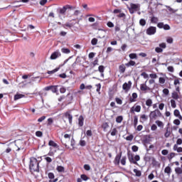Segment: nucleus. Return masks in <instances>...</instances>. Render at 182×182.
I'll return each instance as SVG.
<instances>
[{
  "instance_id": "39",
  "label": "nucleus",
  "mask_w": 182,
  "mask_h": 182,
  "mask_svg": "<svg viewBox=\"0 0 182 182\" xmlns=\"http://www.w3.org/2000/svg\"><path fill=\"white\" fill-rule=\"evenodd\" d=\"M126 160H127V156H122V159H121V164L122 166H126Z\"/></svg>"
},
{
  "instance_id": "37",
  "label": "nucleus",
  "mask_w": 182,
  "mask_h": 182,
  "mask_svg": "<svg viewBox=\"0 0 182 182\" xmlns=\"http://www.w3.org/2000/svg\"><path fill=\"white\" fill-rule=\"evenodd\" d=\"M129 57L130 59H137L138 58V55L136 53H130L129 55Z\"/></svg>"
},
{
  "instance_id": "55",
  "label": "nucleus",
  "mask_w": 182,
  "mask_h": 182,
  "mask_svg": "<svg viewBox=\"0 0 182 182\" xmlns=\"http://www.w3.org/2000/svg\"><path fill=\"white\" fill-rule=\"evenodd\" d=\"M95 55H96L95 53L91 52V53H89L88 58H89L90 59H92V58H93L95 57Z\"/></svg>"
},
{
  "instance_id": "30",
  "label": "nucleus",
  "mask_w": 182,
  "mask_h": 182,
  "mask_svg": "<svg viewBox=\"0 0 182 182\" xmlns=\"http://www.w3.org/2000/svg\"><path fill=\"white\" fill-rule=\"evenodd\" d=\"M152 166L159 167L160 166V164L154 158H152Z\"/></svg>"
},
{
  "instance_id": "42",
  "label": "nucleus",
  "mask_w": 182,
  "mask_h": 182,
  "mask_svg": "<svg viewBox=\"0 0 182 182\" xmlns=\"http://www.w3.org/2000/svg\"><path fill=\"white\" fill-rule=\"evenodd\" d=\"M171 105L172 108L176 109V107H177V105L176 104V100H171Z\"/></svg>"
},
{
  "instance_id": "18",
  "label": "nucleus",
  "mask_w": 182,
  "mask_h": 182,
  "mask_svg": "<svg viewBox=\"0 0 182 182\" xmlns=\"http://www.w3.org/2000/svg\"><path fill=\"white\" fill-rule=\"evenodd\" d=\"M73 96L70 95V93H68L66 96V100H65V102L68 103V104H70L71 102L73 101Z\"/></svg>"
},
{
  "instance_id": "44",
  "label": "nucleus",
  "mask_w": 182,
  "mask_h": 182,
  "mask_svg": "<svg viewBox=\"0 0 182 182\" xmlns=\"http://www.w3.org/2000/svg\"><path fill=\"white\" fill-rule=\"evenodd\" d=\"M80 177H81L82 180L84 181H87V180L90 179V178L87 177L85 174H82L80 176Z\"/></svg>"
},
{
  "instance_id": "33",
  "label": "nucleus",
  "mask_w": 182,
  "mask_h": 182,
  "mask_svg": "<svg viewBox=\"0 0 182 182\" xmlns=\"http://www.w3.org/2000/svg\"><path fill=\"white\" fill-rule=\"evenodd\" d=\"M175 173L178 175L182 174V168L181 167L175 168Z\"/></svg>"
},
{
  "instance_id": "27",
  "label": "nucleus",
  "mask_w": 182,
  "mask_h": 182,
  "mask_svg": "<svg viewBox=\"0 0 182 182\" xmlns=\"http://www.w3.org/2000/svg\"><path fill=\"white\" fill-rule=\"evenodd\" d=\"M175 156L176 154L174 152H171L167 156L169 162H171V159H173Z\"/></svg>"
},
{
  "instance_id": "19",
  "label": "nucleus",
  "mask_w": 182,
  "mask_h": 182,
  "mask_svg": "<svg viewBox=\"0 0 182 182\" xmlns=\"http://www.w3.org/2000/svg\"><path fill=\"white\" fill-rule=\"evenodd\" d=\"M48 145L51 146L52 148L59 149V146L58 144H56L54 141L50 140L48 142Z\"/></svg>"
},
{
  "instance_id": "29",
  "label": "nucleus",
  "mask_w": 182,
  "mask_h": 182,
  "mask_svg": "<svg viewBox=\"0 0 182 182\" xmlns=\"http://www.w3.org/2000/svg\"><path fill=\"white\" fill-rule=\"evenodd\" d=\"M138 122H139L138 116L137 115L134 116V127H137Z\"/></svg>"
},
{
  "instance_id": "43",
  "label": "nucleus",
  "mask_w": 182,
  "mask_h": 182,
  "mask_svg": "<svg viewBox=\"0 0 182 182\" xmlns=\"http://www.w3.org/2000/svg\"><path fill=\"white\" fill-rule=\"evenodd\" d=\"M173 84L175 86H177L178 85L181 84L180 80L177 77H175Z\"/></svg>"
},
{
  "instance_id": "53",
  "label": "nucleus",
  "mask_w": 182,
  "mask_h": 182,
  "mask_svg": "<svg viewBox=\"0 0 182 182\" xmlns=\"http://www.w3.org/2000/svg\"><path fill=\"white\" fill-rule=\"evenodd\" d=\"M141 76H142L144 79L149 78V75L146 73V72H142L141 73Z\"/></svg>"
},
{
  "instance_id": "38",
  "label": "nucleus",
  "mask_w": 182,
  "mask_h": 182,
  "mask_svg": "<svg viewBox=\"0 0 182 182\" xmlns=\"http://www.w3.org/2000/svg\"><path fill=\"white\" fill-rule=\"evenodd\" d=\"M59 70H60L59 68H55L54 70H52V71H48L47 73H48V75L55 74V73H57Z\"/></svg>"
},
{
  "instance_id": "14",
  "label": "nucleus",
  "mask_w": 182,
  "mask_h": 182,
  "mask_svg": "<svg viewBox=\"0 0 182 182\" xmlns=\"http://www.w3.org/2000/svg\"><path fill=\"white\" fill-rule=\"evenodd\" d=\"M48 176L50 179L49 182H57L58 181V178L54 179L55 174L53 173H48Z\"/></svg>"
},
{
  "instance_id": "48",
  "label": "nucleus",
  "mask_w": 182,
  "mask_h": 182,
  "mask_svg": "<svg viewBox=\"0 0 182 182\" xmlns=\"http://www.w3.org/2000/svg\"><path fill=\"white\" fill-rule=\"evenodd\" d=\"M149 77H150V78L155 80V79H157L158 75L156 73H151V74H149Z\"/></svg>"
},
{
  "instance_id": "50",
  "label": "nucleus",
  "mask_w": 182,
  "mask_h": 182,
  "mask_svg": "<svg viewBox=\"0 0 182 182\" xmlns=\"http://www.w3.org/2000/svg\"><path fill=\"white\" fill-rule=\"evenodd\" d=\"M105 68L103 65H100V66L98 67V71L100 73H104L105 72Z\"/></svg>"
},
{
  "instance_id": "31",
  "label": "nucleus",
  "mask_w": 182,
  "mask_h": 182,
  "mask_svg": "<svg viewBox=\"0 0 182 182\" xmlns=\"http://www.w3.org/2000/svg\"><path fill=\"white\" fill-rule=\"evenodd\" d=\"M133 171H134V173H135L136 176H138V177L141 176V171H139L136 168H134L133 170Z\"/></svg>"
},
{
  "instance_id": "64",
  "label": "nucleus",
  "mask_w": 182,
  "mask_h": 182,
  "mask_svg": "<svg viewBox=\"0 0 182 182\" xmlns=\"http://www.w3.org/2000/svg\"><path fill=\"white\" fill-rule=\"evenodd\" d=\"M115 100H116V102H117V103L118 105H122V100L121 99H119V97H117V98L115 99Z\"/></svg>"
},
{
  "instance_id": "9",
  "label": "nucleus",
  "mask_w": 182,
  "mask_h": 182,
  "mask_svg": "<svg viewBox=\"0 0 182 182\" xmlns=\"http://www.w3.org/2000/svg\"><path fill=\"white\" fill-rule=\"evenodd\" d=\"M73 6L70 5H65L63 8L59 9V14L61 15H65L67 9H73Z\"/></svg>"
},
{
  "instance_id": "7",
  "label": "nucleus",
  "mask_w": 182,
  "mask_h": 182,
  "mask_svg": "<svg viewBox=\"0 0 182 182\" xmlns=\"http://www.w3.org/2000/svg\"><path fill=\"white\" fill-rule=\"evenodd\" d=\"M138 8H139V4L131 3L130 7H129L128 9L130 14H133L134 13V11H137Z\"/></svg>"
},
{
  "instance_id": "49",
  "label": "nucleus",
  "mask_w": 182,
  "mask_h": 182,
  "mask_svg": "<svg viewBox=\"0 0 182 182\" xmlns=\"http://www.w3.org/2000/svg\"><path fill=\"white\" fill-rule=\"evenodd\" d=\"M165 82H166V79L163 77H159V83L161 85H164V84H165Z\"/></svg>"
},
{
  "instance_id": "51",
  "label": "nucleus",
  "mask_w": 182,
  "mask_h": 182,
  "mask_svg": "<svg viewBox=\"0 0 182 182\" xmlns=\"http://www.w3.org/2000/svg\"><path fill=\"white\" fill-rule=\"evenodd\" d=\"M133 138H134V136H133V134H130L129 136H127L125 139L127 141H132Z\"/></svg>"
},
{
  "instance_id": "13",
  "label": "nucleus",
  "mask_w": 182,
  "mask_h": 182,
  "mask_svg": "<svg viewBox=\"0 0 182 182\" xmlns=\"http://www.w3.org/2000/svg\"><path fill=\"white\" fill-rule=\"evenodd\" d=\"M121 157H122V152L117 154L115 157V159L114 160V164L115 166H119Z\"/></svg>"
},
{
  "instance_id": "35",
  "label": "nucleus",
  "mask_w": 182,
  "mask_h": 182,
  "mask_svg": "<svg viewBox=\"0 0 182 182\" xmlns=\"http://www.w3.org/2000/svg\"><path fill=\"white\" fill-rule=\"evenodd\" d=\"M25 95H22V94H17V95H14V100H19L22 97H24Z\"/></svg>"
},
{
  "instance_id": "63",
  "label": "nucleus",
  "mask_w": 182,
  "mask_h": 182,
  "mask_svg": "<svg viewBox=\"0 0 182 182\" xmlns=\"http://www.w3.org/2000/svg\"><path fill=\"white\" fill-rule=\"evenodd\" d=\"M182 144V139H178L176 141V144L175 145H181Z\"/></svg>"
},
{
  "instance_id": "58",
  "label": "nucleus",
  "mask_w": 182,
  "mask_h": 182,
  "mask_svg": "<svg viewBox=\"0 0 182 182\" xmlns=\"http://www.w3.org/2000/svg\"><path fill=\"white\" fill-rule=\"evenodd\" d=\"M79 125H80V127L83 126V117H80L79 118Z\"/></svg>"
},
{
  "instance_id": "41",
  "label": "nucleus",
  "mask_w": 182,
  "mask_h": 182,
  "mask_svg": "<svg viewBox=\"0 0 182 182\" xmlns=\"http://www.w3.org/2000/svg\"><path fill=\"white\" fill-rule=\"evenodd\" d=\"M146 21L145 19L141 18V19L139 20V25L140 26H146Z\"/></svg>"
},
{
  "instance_id": "12",
  "label": "nucleus",
  "mask_w": 182,
  "mask_h": 182,
  "mask_svg": "<svg viewBox=\"0 0 182 182\" xmlns=\"http://www.w3.org/2000/svg\"><path fill=\"white\" fill-rule=\"evenodd\" d=\"M132 82L131 81H129L127 82H124L122 85L123 90H125V92H129V89L131 88Z\"/></svg>"
},
{
  "instance_id": "22",
  "label": "nucleus",
  "mask_w": 182,
  "mask_h": 182,
  "mask_svg": "<svg viewBox=\"0 0 182 182\" xmlns=\"http://www.w3.org/2000/svg\"><path fill=\"white\" fill-rule=\"evenodd\" d=\"M171 129L169 127H166V133L164 134L166 138H168L171 135Z\"/></svg>"
},
{
  "instance_id": "21",
  "label": "nucleus",
  "mask_w": 182,
  "mask_h": 182,
  "mask_svg": "<svg viewBox=\"0 0 182 182\" xmlns=\"http://www.w3.org/2000/svg\"><path fill=\"white\" fill-rule=\"evenodd\" d=\"M171 97H172L173 99H174L176 100H177L180 98V96H179L178 93L176 91L172 92Z\"/></svg>"
},
{
  "instance_id": "32",
  "label": "nucleus",
  "mask_w": 182,
  "mask_h": 182,
  "mask_svg": "<svg viewBox=\"0 0 182 182\" xmlns=\"http://www.w3.org/2000/svg\"><path fill=\"white\" fill-rule=\"evenodd\" d=\"M109 128V124L107 122H104L102 124V129L104 130V132H106V130Z\"/></svg>"
},
{
  "instance_id": "24",
  "label": "nucleus",
  "mask_w": 182,
  "mask_h": 182,
  "mask_svg": "<svg viewBox=\"0 0 182 182\" xmlns=\"http://www.w3.org/2000/svg\"><path fill=\"white\" fill-rule=\"evenodd\" d=\"M91 65H92V68H95L97 65H99V58H96L95 60L91 63Z\"/></svg>"
},
{
  "instance_id": "4",
  "label": "nucleus",
  "mask_w": 182,
  "mask_h": 182,
  "mask_svg": "<svg viewBox=\"0 0 182 182\" xmlns=\"http://www.w3.org/2000/svg\"><path fill=\"white\" fill-rule=\"evenodd\" d=\"M156 33V27L150 26L146 30V33L148 36H154Z\"/></svg>"
},
{
  "instance_id": "61",
  "label": "nucleus",
  "mask_w": 182,
  "mask_h": 182,
  "mask_svg": "<svg viewBox=\"0 0 182 182\" xmlns=\"http://www.w3.org/2000/svg\"><path fill=\"white\" fill-rule=\"evenodd\" d=\"M155 50H156V52L158 53L163 52V49H162L161 48H160V47L156 48Z\"/></svg>"
},
{
  "instance_id": "52",
  "label": "nucleus",
  "mask_w": 182,
  "mask_h": 182,
  "mask_svg": "<svg viewBox=\"0 0 182 182\" xmlns=\"http://www.w3.org/2000/svg\"><path fill=\"white\" fill-rule=\"evenodd\" d=\"M96 87H97L96 91H97V92H100V90H101V87H102L101 84H100V83L97 84V85H96Z\"/></svg>"
},
{
  "instance_id": "15",
  "label": "nucleus",
  "mask_w": 182,
  "mask_h": 182,
  "mask_svg": "<svg viewBox=\"0 0 182 182\" xmlns=\"http://www.w3.org/2000/svg\"><path fill=\"white\" fill-rule=\"evenodd\" d=\"M140 90L146 92V90H151V88L148 87L146 83H143L140 85Z\"/></svg>"
},
{
  "instance_id": "45",
  "label": "nucleus",
  "mask_w": 182,
  "mask_h": 182,
  "mask_svg": "<svg viewBox=\"0 0 182 182\" xmlns=\"http://www.w3.org/2000/svg\"><path fill=\"white\" fill-rule=\"evenodd\" d=\"M118 133V131L116 128L112 129V132H111V136H114Z\"/></svg>"
},
{
  "instance_id": "25",
  "label": "nucleus",
  "mask_w": 182,
  "mask_h": 182,
  "mask_svg": "<svg viewBox=\"0 0 182 182\" xmlns=\"http://www.w3.org/2000/svg\"><path fill=\"white\" fill-rule=\"evenodd\" d=\"M56 170L58 173H65V168L63 166H58Z\"/></svg>"
},
{
  "instance_id": "28",
  "label": "nucleus",
  "mask_w": 182,
  "mask_h": 182,
  "mask_svg": "<svg viewBox=\"0 0 182 182\" xmlns=\"http://www.w3.org/2000/svg\"><path fill=\"white\" fill-rule=\"evenodd\" d=\"M164 173H167L168 176H170L171 173V168L168 166L165 168L164 169Z\"/></svg>"
},
{
  "instance_id": "8",
  "label": "nucleus",
  "mask_w": 182,
  "mask_h": 182,
  "mask_svg": "<svg viewBox=\"0 0 182 182\" xmlns=\"http://www.w3.org/2000/svg\"><path fill=\"white\" fill-rule=\"evenodd\" d=\"M62 55L61 53L60 52L59 50H57L56 51H54L53 53H52L50 59V60H56L58 59L59 57H60Z\"/></svg>"
},
{
  "instance_id": "2",
  "label": "nucleus",
  "mask_w": 182,
  "mask_h": 182,
  "mask_svg": "<svg viewBox=\"0 0 182 182\" xmlns=\"http://www.w3.org/2000/svg\"><path fill=\"white\" fill-rule=\"evenodd\" d=\"M162 117V113L158 109L151 111L149 114V121L154 122Z\"/></svg>"
},
{
  "instance_id": "16",
  "label": "nucleus",
  "mask_w": 182,
  "mask_h": 182,
  "mask_svg": "<svg viewBox=\"0 0 182 182\" xmlns=\"http://www.w3.org/2000/svg\"><path fill=\"white\" fill-rule=\"evenodd\" d=\"M138 98V94L136 92L132 93V97L129 98V102L132 103L136 102V99Z\"/></svg>"
},
{
  "instance_id": "23",
  "label": "nucleus",
  "mask_w": 182,
  "mask_h": 182,
  "mask_svg": "<svg viewBox=\"0 0 182 182\" xmlns=\"http://www.w3.org/2000/svg\"><path fill=\"white\" fill-rule=\"evenodd\" d=\"M174 151H177L178 153H182V147H178L177 144H175L173 148Z\"/></svg>"
},
{
  "instance_id": "40",
  "label": "nucleus",
  "mask_w": 182,
  "mask_h": 182,
  "mask_svg": "<svg viewBox=\"0 0 182 182\" xmlns=\"http://www.w3.org/2000/svg\"><path fill=\"white\" fill-rule=\"evenodd\" d=\"M159 22V18L157 17H152V18H151V23H157Z\"/></svg>"
},
{
  "instance_id": "36",
  "label": "nucleus",
  "mask_w": 182,
  "mask_h": 182,
  "mask_svg": "<svg viewBox=\"0 0 182 182\" xmlns=\"http://www.w3.org/2000/svg\"><path fill=\"white\" fill-rule=\"evenodd\" d=\"M98 43V39L97 38H93L92 40H91V44L92 46H97Z\"/></svg>"
},
{
  "instance_id": "5",
  "label": "nucleus",
  "mask_w": 182,
  "mask_h": 182,
  "mask_svg": "<svg viewBox=\"0 0 182 182\" xmlns=\"http://www.w3.org/2000/svg\"><path fill=\"white\" fill-rule=\"evenodd\" d=\"M63 116L65 117V118L68 119V122L70 123V124H72L73 117L71 114V111H67L66 112H64Z\"/></svg>"
},
{
  "instance_id": "26",
  "label": "nucleus",
  "mask_w": 182,
  "mask_h": 182,
  "mask_svg": "<svg viewBox=\"0 0 182 182\" xmlns=\"http://www.w3.org/2000/svg\"><path fill=\"white\" fill-rule=\"evenodd\" d=\"M152 104L153 101L151 99H147L145 102V105L149 107H151L152 106Z\"/></svg>"
},
{
  "instance_id": "17",
  "label": "nucleus",
  "mask_w": 182,
  "mask_h": 182,
  "mask_svg": "<svg viewBox=\"0 0 182 182\" xmlns=\"http://www.w3.org/2000/svg\"><path fill=\"white\" fill-rule=\"evenodd\" d=\"M173 115L178 117L180 120H182V115L181 114L179 109H174Z\"/></svg>"
},
{
  "instance_id": "3",
  "label": "nucleus",
  "mask_w": 182,
  "mask_h": 182,
  "mask_svg": "<svg viewBox=\"0 0 182 182\" xmlns=\"http://www.w3.org/2000/svg\"><path fill=\"white\" fill-rule=\"evenodd\" d=\"M133 66H136V63L133 60H130L129 63H126L125 65L122 64L119 67V73L124 74L126 70V67L129 68Z\"/></svg>"
},
{
  "instance_id": "1",
  "label": "nucleus",
  "mask_w": 182,
  "mask_h": 182,
  "mask_svg": "<svg viewBox=\"0 0 182 182\" xmlns=\"http://www.w3.org/2000/svg\"><path fill=\"white\" fill-rule=\"evenodd\" d=\"M30 170L34 172L36 171L38 173L39 171V162L35 157L30 158Z\"/></svg>"
},
{
  "instance_id": "10",
  "label": "nucleus",
  "mask_w": 182,
  "mask_h": 182,
  "mask_svg": "<svg viewBox=\"0 0 182 182\" xmlns=\"http://www.w3.org/2000/svg\"><path fill=\"white\" fill-rule=\"evenodd\" d=\"M127 156H128L129 161L130 162V164H132L134 165H138V162L136 161H134V156L133 155V154L128 152Z\"/></svg>"
},
{
  "instance_id": "59",
  "label": "nucleus",
  "mask_w": 182,
  "mask_h": 182,
  "mask_svg": "<svg viewBox=\"0 0 182 182\" xmlns=\"http://www.w3.org/2000/svg\"><path fill=\"white\" fill-rule=\"evenodd\" d=\"M84 169L86 170V171H89L90 170V166L88 164L84 165Z\"/></svg>"
},
{
  "instance_id": "62",
  "label": "nucleus",
  "mask_w": 182,
  "mask_h": 182,
  "mask_svg": "<svg viewBox=\"0 0 182 182\" xmlns=\"http://www.w3.org/2000/svg\"><path fill=\"white\" fill-rule=\"evenodd\" d=\"M36 135L37 136H38V137H41V136H43V133H42V132H41V131H37V132H36Z\"/></svg>"
},
{
  "instance_id": "20",
  "label": "nucleus",
  "mask_w": 182,
  "mask_h": 182,
  "mask_svg": "<svg viewBox=\"0 0 182 182\" xmlns=\"http://www.w3.org/2000/svg\"><path fill=\"white\" fill-rule=\"evenodd\" d=\"M57 152V149H53V148H50V151L48 154L49 156H54L55 154Z\"/></svg>"
},
{
  "instance_id": "46",
  "label": "nucleus",
  "mask_w": 182,
  "mask_h": 182,
  "mask_svg": "<svg viewBox=\"0 0 182 182\" xmlns=\"http://www.w3.org/2000/svg\"><path fill=\"white\" fill-rule=\"evenodd\" d=\"M123 121V117L122 116H118L116 119V122L119 124L122 123V122Z\"/></svg>"
},
{
  "instance_id": "56",
  "label": "nucleus",
  "mask_w": 182,
  "mask_h": 182,
  "mask_svg": "<svg viewBox=\"0 0 182 182\" xmlns=\"http://www.w3.org/2000/svg\"><path fill=\"white\" fill-rule=\"evenodd\" d=\"M107 26L109 27V28H114V25L112 22L109 21V22L107 23Z\"/></svg>"
},
{
  "instance_id": "6",
  "label": "nucleus",
  "mask_w": 182,
  "mask_h": 182,
  "mask_svg": "<svg viewBox=\"0 0 182 182\" xmlns=\"http://www.w3.org/2000/svg\"><path fill=\"white\" fill-rule=\"evenodd\" d=\"M141 111V107L140 105H137V103H136L131 109L130 112L131 113H139Z\"/></svg>"
},
{
  "instance_id": "34",
  "label": "nucleus",
  "mask_w": 182,
  "mask_h": 182,
  "mask_svg": "<svg viewBox=\"0 0 182 182\" xmlns=\"http://www.w3.org/2000/svg\"><path fill=\"white\" fill-rule=\"evenodd\" d=\"M61 52L65 54H69L70 53V50L69 48H61Z\"/></svg>"
},
{
  "instance_id": "11",
  "label": "nucleus",
  "mask_w": 182,
  "mask_h": 182,
  "mask_svg": "<svg viewBox=\"0 0 182 182\" xmlns=\"http://www.w3.org/2000/svg\"><path fill=\"white\" fill-rule=\"evenodd\" d=\"M148 119H149V117L146 114H140V118H139L140 123L144 124V122H147Z\"/></svg>"
},
{
  "instance_id": "47",
  "label": "nucleus",
  "mask_w": 182,
  "mask_h": 182,
  "mask_svg": "<svg viewBox=\"0 0 182 182\" xmlns=\"http://www.w3.org/2000/svg\"><path fill=\"white\" fill-rule=\"evenodd\" d=\"M156 124L158 125L159 127H164V123L160 120H156Z\"/></svg>"
},
{
  "instance_id": "57",
  "label": "nucleus",
  "mask_w": 182,
  "mask_h": 182,
  "mask_svg": "<svg viewBox=\"0 0 182 182\" xmlns=\"http://www.w3.org/2000/svg\"><path fill=\"white\" fill-rule=\"evenodd\" d=\"M159 47H160V48H161V49H166V45L165 43H161L159 44Z\"/></svg>"
},
{
  "instance_id": "60",
  "label": "nucleus",
  "mask_w": 182,
  "mask_h": 182,
  "mask_svg": "<svg viewBox=\"0 0 182 182\" xmlns=\"http://www.w3.org/2000/svg\"><path fill=\"white\" fill-rule=\"evenodd\" d=\"M163 93L167 96L169 94V90L167 88H164L163 90Z\"/></svg>"
},
{
  "instance_id": "54",
  "label": "nucleus",
  "mask_w": 182,
  "mask_h": 182,
  "mask_svg": "<svg viewBox=\"0 0 182 182\" xmlns=\"http://www.w3.org/2000/svg\"><path fill=\"white\" fill-rule=\"evenodd\" d=\"M51 91L54 93L58 92V86H51Z\"/></svg>"
}]
</instances>
